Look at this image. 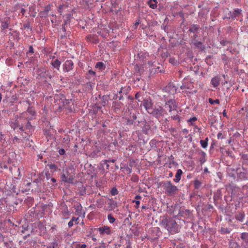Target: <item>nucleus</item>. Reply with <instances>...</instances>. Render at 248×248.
<instances>
[{"mask_svg": "<svg viewBox=\"0 0 248 248\" xmlns=\"http://www.w3.org/2000/svg\"><path fill=\"white\" fill-rule=\"evenodd\" d=\"M208 139L206 138L205 140H201L200 143L202 147L203 148H205L207 147L208 145Z\"/></svg>", "mask_w": 248, "mask_h": 248, "instance_id": "5701e85b", "label": "nucleus"}, {"mask_svg": "<svg viewBox=\"0 0 248 248\" xmlns=\"http://www.w3.org/2000/svg\"><path fill=\"white\" fill-rule=\"evenodd\" d=\"M24 131L26 133H30L31 131L33 130V127L32 125L31 124V123L29 122H27L25 129L23 128Z\"/></svg>", "mask_w": 248, "mask_h": 248, "instance_id": "f3484780", "label": "nucleus"}, {"mask_svg": "<svg viewBox=\"0 0 248 248\" xmlns=\"http://www.w3.org/2000/svg\"><path fill=\"white\" fill-rule=\"evenodd\" d=\"M159 68H160V67L159 66H157L156 70H155V72H161V70H159Z\"/></svg>", "mask_w": 248, "mask_h": 248, "instance_id": "3c124183", "label": "nucleus"}, {"mask_svg": "<svg viewBox=\"0 0 248 248\" xmlns=\"http://www.w3.org/2000/svg\"><path fill=\"white\" fill-rule=\"evenodd\" d=\"M204 171L205 172H207L208 171V169L205 168L204 169Z\"/></svg>", "mask_w": 248, "mask_h": 248, "instance_id": "0e129e2a", "label": "nucleus"}, {"mask_svg": "<svg viewBox=\"0 0 248 248\" xmlns=\"http://www.w3.org/2000/svg\"><path fill=\"white\" fill-rule=\"evenodd\" d=\"M131 180L133 182H137L139 180V178L137 175H133L131 177Z\"/></svg>", "mask_w": 248, "mask_h": 248, "instance_id": "4c0bfd02", "label": "nucleus"}, {"mask_svg": "<svg viewBox=\"0 0 248 248\" xmlns=\"http://www.w3.org/2000/svg\"><path fill=\"white\" fill-rule=\"evenodd\" d=\"M132 120H128L127 121L128 123L129 124H133V121L137 119V117L135 114L133 115L132 116Z\"/></svg>", "mask_w": 248, "mask_h": 248, "instance_id": "e433bc0d", "label": "nucleus"}, {"mask_svg": "<svg viewBox=\"0 0 248 248\" xmlns=\"http://www.w3.org/2000/svg\"><path fill=\"white\" fill-rule=\"evenodd\" d=\"M86 40L89 42H92L93 43H98L97 37L96 35L89 34L86 36Z\"/></svg>", "mask_w": 248, "mask_h": 248, "instance_id": "4468645a", "label": "nucleus"}, {"mask_svg": "<svg viewBox=\"0 0 248 248\" xmlns=\"http://www.w3.org/2000/svg\"><path fill=\"white\" fill-rule=\"evenodd\" d=\"M110 193L112 195L115 196L118 194V190L116 188L113 187L111 189Z\"/></svg>", "mask_w": 248, "mask_h": 248, "instance_id": "72a5a7b5", "label": "nucleus"}, {"mask_svg": "<svg viewBox=\"0 0 248 248\" xmlns=\"http://www.w3.org/2000/svg\"><path fill=\"white\" fill-rule=\"evenodd\" d=\"M140 24V19H137L135 23L134 24V25L133 26V28L134 29H136L138 26Z\"/></svg>", "mask_w": 248, "mask_h": 248, "instance_id": "c9c22d12", "label": "nucleus"}, {"mask_svg": "<svg viewBox=\"0 0 248 248\" xmlns=\"http://www.w3.org/2000/svg\"><path fill=\"white\" fill-rule=\"evenodd\" d=\"M172 175H173V174H172V172H170V173H169V176H170V177H172Z\"/></svg>", "mask_w": 248, "mask_h": 248, "instance_id": "69168bd1", "label": "nucleus"}, {"mask_svg": "<svg viewBox=\"0 0 248 248\" xmlns=\"http://www.w3.org/2000/svg\"><path fill=\"white\" fill-rule=\"evenodd\" d=\"M194 184L195 188L196 189H198L201 187L202 185V183L199 180H196L194 181Z\"/></svg>", "mask_w": 248, "mask_h": 248, "instance_id": "2f4dec72", "label": "nucleus"}, {"mask_svg": "<svg viewBox=\"0 0 248 248\" xmlns=\"http://www.w3.org/2000/svg\"><path fill=\"white\" fill-rule=\"evenodd\" d=\"M209 102L212 104V105H213L214 104H219V103H220V101L218 99H216V100H213L211 98H209Z\"/></svg>", "mask_w": 248, "mask_h": 248, "instance_id": "473e14b6", "label": "nucleus"}, {"mask_svg": "<svg viewBox=\"0 0 248 248\" xmlns=\"http://www.w3.org/2000/svg\"><path fill=\"white\" fill-rule=\"evenodd\" d=\"M174 59H170V62L171 63H174Z\"/></svg>", "mask_w": 248, "mask_h": 248, "instance_id": "6e6d98bb", "label": "nucleus"}, {"mask_svg": "<svg viewBox=\"0 0 248 248\" xmlns=\"http://www.w3.org/2000/svg\"><path fill=\"white\" fill-rule=\"evenodd\" d=\"M116 106H114L115 111L120 108V104H116Z\"/></svg>", "mask_w": 248, "mask_h": 248, "instance_id": "49530a36", "label": "nucleus"}, {"mask_svg": "<svg viewBox=\"0 0 248 248\" xmlns=\"http://www.w3.org/2000/svg\"><path fill=\"white\" fill-rule=\"evenodd\" d=\"M140 199H141V196H140V195H137L135 197V199L139 201V200H140Z\"/></svg>", "mask_w": 248, "mask_h": 248, "instance_id": "603ef678", "label": "nucleus"}, {"mask_svg": "<svg viewBox=\"0 0 248 248\" xmlns=\"http://www.w3.org/2000/svg\"><path fill=\"white\" fill-rule=\"evenodd\" d=\"M164 189L165 190L166 193L169 196H171L174 194L176 191L177 190L176 186H173L170 181H167L164 183Z\"/></svg>", "mask_w": 248, "mask_h": 248, "instance_id": "39448f33", "label": "nucleus"}, {"mask_svg": "<svg viewBox=\"0 0 248 248\" xmlns=\"http://www.w3.org/2000/svg\"><path fill=\"white\" fill-rule=\"evenodd\" d=\"M133 202H135L136 203V208H139V205H140V201H138V200H134L133 201Z\"/></svg>", "mask_w": 248, "mask_h": 248, "instance_id": "58836bf2", "label": "nucleus"}, {"mask_svg": "<svg viewBox=\"0 0 248 248\" xmlns=\"http://www.w3.org/2000/svg\"><path fill=\"white\" fill-rule=\"evenodd\" d=\"M154 62H153L152 61H149L148 62V64L150 65V66H152L153 65V63H154Z\"/></svg>", "mask_w": 248, "mask_h": 248, "instance_id": "5fc2aeb1", "label": "nucleus"}, {"mask_svg": "<svg viewBox=\"0 0 248 248\" xmlns=\"http://www.w3.org/2000/svg\"><path fill=\"white\" fill-rule=\"evenodd\" d=\"M20 13L22 14V15H24L25 13V10L24 8H22L21 9Z\"/></svg>", "mask_w": 248, "mask_h": 248, "instance_id": "8fccbe9b", "label": "nucleus"}, {"mask_svg": "<svg viewBox=\"0 0 248 248\" xmlns=\"http://www.w3.org/2000/svg\"><path fill=\"white\" fill-rule=\"evenodd\" d=\"M63 71L68 72L72 70L74 68V63L71 60H66L62 65Z\"/></svg>", "mask_w": 248, "mask_h": 248, "instance_id": "0eeeda50", "label": "nucleus"}, {"mask_svg": "<svg viewBox=\"0 0 248 248\" xmlns=\"http://www.w3.org/2000/svg\"><path fill=\"white\" fill-rule=\"evenodd\" d=\"M241 239L246 246H248V233L243 232L241 234Z\"/></svg>", "mask_w": 248, "mask_h": 248, "instance_id": "dca6fc26", "label": "nucleus"}, {"mask_svg": "<svg viewBox=\"0 0 248 248\" xmlns=\"http://www.w3.org/2000/svg\"><path fill=\"white\" fill-rule=\"evenodd\" d=\"M65 151L63 149H60L59 150V153L60 155H64L65 154Z\"/></svg>", "mask_w": 248, "mask_h": 248, "instance_id": "ea45409f", "label": "nucleus"}, {"mask_svg": "<svg viewBox=\"0 0 248 248\" xmlns=\"http://www.w3.org/2000/svg\"><path fill=\"white\" fill-rule=\"evenodd\" d=\"M24 28H28L29 27V25H28V24H25L24 25Z\"/></svg>", "mask_w": 248, "mask_h": 248, "instance_id": "052dcab7", "label": "nucleus"}, {"mask_svg": "<svg viewBox=\"0 0 248 248\" xmlns=\"http://www.w3.org/2000/svg\"><path fill=\"white\" fill-rule=\"evenodd\" d=\"M231 229L229 228L221 227L220 230V232L221 234H227L231 232Z\"/></svg>", "mask_w": 248, "mask_h": 248, "instance_id": "4be33fe9", "label": "nucleus"}, {"mask_svg": "<svg viewBox=\"0 0 248 248\" xmlns=\"http://www.w3.org/2000/svg\"><path fill=\"white\" fill-rule=\"evenodd\" d=\"M62 181L68 183H73L74 175L63 173L61 176Z\"/></svg>", "mask_w": 248, "mask_h": 248, "instance_id": "9b49d317", "label": "nucleus"}, {"mask_svg": "<svg viewBox=\"0 0 248 248\" xmlns=\"http://www.w3.org/2000/svg\"><path fill=\"white\" fill-rule=\"evenodd\" d=\"M241 10L239 9H235L233 12L232 14L229 17V18L233 19L235 18L236 16H239L241 13Z\"/></svg>", "mask_w": 248, "mask_h": 248, "instance_id": "a211bd4d", "label": "nucleus"}, {"mask_svg": "<svg viewBox=\"0 0 248 248\" xmlns=\"http://www.w3.org/2000/svg\"><path fill=\"white\" fill-rule=\"evenodd\" d=\"M150 126L148 124H145L142 127V131L144 133L147 134L150 130Z\"/></svg>", "mask_w": 248, "mask_h": 248, "instance_id": "b1692460", "label": "nucleus"}, {"mask_svg": "<svg viewBox=\"0 0 248 248\" xmlns=\"http://www.w3.org/2000/svg\"><path fill=\"white\" fill-rule=\"evenodd\" d=\"M97 206L98 207L100 208V207H101L102 206V205H99V204H98L97 205Z\"/></svg>", "mask_w": 248, "mask_h": 248, "instance_id": "774afa93", "label": "nucleus"}, {"mask_svg": "<svg viewBox=\"0 0 248 248\" xmlns=\"http://www.w3.org/2000/svg\"><path fill=\"white\" fill-rule=\"evenodd\" d=\"M10 19L9 17L0 18V28L4 30L8 28L10 23Z\"/></svg>", "mask_w": 248, "mask_h": 248, "instance_id": "6e6552de", "label": "nucleus"}, {"mask_svg": "<svg viewBox=\"0 0 248 248\" xmlns=\"http://www.w3.org/2000/svg\"><path fill=\"white\" fill-rule=\"evenodd\" d=\"M157 1L156 0H150L148 1V5L152 9H155L157 7Z\"/></svg>", "mask_w": 248, "mask_h": 248, "instance_id": "2eb2a0df", "label": "nucleus"}, {"mask_svg": "<svg viewBox=\"0 0 248 248\" xmlns=\"http://www.w3.org/2000/svg\"><path fill=\"white\" fill-rule=\"evenodd\" d=\"M3 138L4 135L2 134L1 133H0V141L2 143H4L5 141V140L3 139Z\"/></svg>", "mask_w": 248, "mask_h": 248, "instance_id": "a19ab883", "label": "nucleus"}, {"mask_svg": "<svg viewBox=\"0 0 248 248\" xmlns=\"http://www.w3.org/2000/svg\"><path fill=\"white\" fill-rule=\"evenodd\" d=\"M236 219L240 221H242L244 218V214L243 213H239L236 215Z\"/></svg>", "mask_w": 248, "mask_h": 248, "instance_id": "cd10ccee", "label": "nucleus"}, {"mask_svg": "<svg viewBox=\"0 0 248 248\" xmlns=\"http://www.w3.org/2000/svg\"><path fill=\"white\" fill-rule=\"evenodd\" d=\"M162 225L171 233L178 232V226L174 220L171 218H166L162 221Z\"/></svg>", "mask_w": 248, "mask_h": 248, "instance_id": "f257e3e1", "label": "nucleus"}, {"mask_svg": "<svg viewBox=\"0 0 248 248\" xmlns=\"http://www.w3.org/2000/svg\"><path fill=\"white\" fill-rule=\"evenodd\" d=\"M164 107L165 108L164 109H165V113L166 112V110L171 112V111H176L177 106L175 100L170 99L166 102Z\"/></svg>", "mask_w": 248, "mask_h": 248, "instance_id": "423d86ee", "label": "nucleus"}, {"mask_svg": "<svg viewBox=\"0 0 248 248\" xmlns=\"http://www.w3.org/2000/svg\"><path fill=\"white\" fill-rule=\"evenodd\" d=\"M108 219L110 223H113L115 221V218L112 216L111 214L108 215Z\"/></svg>", "mask_w": 248, "mask_h": 248, "instance_id": "7c9ffc66", "label": "nucleus"}, {"mask_svg": "<svg viewBox=\"0 0 248 248\" xmlns=\"http://www.w3.org/2000/svg\"><path fill=\"white\" fill-rule=\"evenodd\" d=\"M140 94L139 93H137L135 94V98L137 99H138V98L140 97Z\"/></svg>", "mask_w": 248, "mask_h": 248, "instance_id": "864d4df0", "label": "nucleus"}, {"mask_svg": "<svg viewBox=\"0 0 248 248\" xmlns=\"http://www.w3.org/2000/svg\"><path fill=\"white\" fill-rule=\"evenodd\" d=\"M232 137H231V138H230V139H229V140H228V143H229V144H231V142H232Z\"/></svg>", "mask_w": 248, "mask_h": 248, "instance_id": "bf43d9fd", "label": "nucleus"}, {"mask_svg": "<svg viewBox=\"0 0 248 248\" xmlns=\"http://www.w3.org/2000/svg\"><path fill=\"white\" fill-rule=\"evenodd\" d=\"M23 121H26V120L23 118L18 117V116H16L14 119H12L10 121V126L14 130L16 128L19 127V129L23 131V125L22 124H20V123Z\"/></svg>", "mask_w": 248, "mask_h": 248, "instance_id": "f03ea898", "label": "nucleus"}, {"mask_svg": "<svg viewBox=\"0 0 248 248\" xmlns=\"http://www.w3.org/2000/svg\"><path fill=\"white\" fill-rule=\"evenodd\" d=\"M99 233L101 235L110 234L111 233V230L109 227L108 226H104L98 229Z\"/></svg>", "mask_w": 248, "mask_h": 248, "instance_id": "f8f14e48", "label": "nucleus"}, {"mask_svg": "<svg viewBox=\"0 0 248 248\" xmlns=\"http://www.w3.org/2000/svg\"><path fill=\"white\" fill-rule=\"evenodd\" d=\"M89 73L90 75H93V76H94L95 75V72L94 71H93L91 70L89 71Z\"/></svg>", "mask_w": 248, "mask_h": 248, "instance_id": "de8ad7c7", "label": "nucleus"}, {"mask_svg": "<svg viewBox=\"0 0 248 248\" xmlns=\"http://www.w3.org/2000/svg\"><path fill=\"white\" fill-rule=\"evenodd\" d=\"M78 217H73L72 218V220L73 221V222H76V220H78Z\"/></svg>", "mask_w": 248, "mask_h": 248, "instance_id": "09e8293b", "label": "nucleus"}, {"mask_svg": "<svg viewBox=\"0 0 248 248\" xmlns=\"http://www.w3.org/2000/svg\"><path fill=\"white\" fill-rule=\"evenodd\" d=\"M217 138L218 139H222L223 137H222V133H221V132L218 133V134H217Z\"/></svg>", "mask_w": 248, "mask_h": 248, "instance_id": "c03bdc74", "label": "nucleus"}, {"mask_svg": "<svg viewBox=\"0 0 248 248\" xmlns=\"http://www.w3.org/2000/svg\"><path fill=\"white\" fill-rule=\"evenodd\" d=\"M164 94L163 96L166 97H171V95H173L176 92V87L172 83H169L163 89Z\"/></svg>", "mask_w": 248, "mask_h": 248, "instance_id": "7ed1b4c3", "label": "nucleus"}, {"mask_svg": "<svg viewBox=\"0 0 248 248\" xmlns=\"http://www.w3.org/2000/svg\"><path fill=\"white\" fill-rule=\"evenodd\" d=\"M73 222H73L72 220H71L68 222V226H69V227H72V226H73V225H74Z\"/></svg>", "mask_w": 248, "mask_h": 248, "instance_id": "a18cd8bd", "label": "nucleus"}, {"mask_svg": "<svg viewBox=\"0 0 248 248\" xmlns=\"http://www.w3.org/2000/svg\"><path fill=\"white\" fill-rule=\"evenodd\" d=\"M165 113V109L159 105H155L154 106L151 112L149 113L156 118H159Z\"/></svg>", "mask_w": 248, "mask_h": 248, "instance_id": "20e7f679", "label": "nucleus"}, {"mask_svg": "<svg viewBox=\"0 0 248 248\" xmlns=\"http://www.w3.org/2000/svg\"><path fill=\"white\" fill-rule=\"evenodd\" d=\"M192 43H193L196 47L202 48V43L201 42L194 40L192 41Z\"/></svg>", "mask_w": 248, "mask_h": 248, "instance_id": "c756f323", "label": "nucleus"}, {"mask_svg": "<svg viewBox=\"0 0 248 248\" xmlns=\"http://www.w3.org/2000/svg\"><path fill=\"white\" fill-rule=\"evenodd\" d=\"M95 67L96 68H98L100 70H103L105 68V66L103 62H97L96 63Z\"/></svg>", "mask_w": 248, "mask_h": 248, "instance_id": "393cba45", "label": "nucleus"}, {"mask_svg": "<svg viewBox=\"0 0 248 248\" xmlns=\"http://www.w3.org/2000/svg\"><path fill=\"white\" fill-rule=\"evenodd\" d=\"M33 50L34 49H33L32 46H30L29 52L32 54L34 52Z\"/></svg>", "mask_w": 248, "mask_h": 248, "instance_id": "37998d69", "label": "nucleus"}, {"mask_svg": "<svg viewBox=\"0 0 248 248\" xmlns=\"http://www.w3.org/2000/svg\"><path fill=\"white\" fill-rule=\"evenodd\" d=\"M48 166L49 167V169L51 170L52 172L56 171L57 170V166L53 164H48Z\"/></svg>", "mask_w": 248, "mask_h": 248, "instance_id": "c85d7f7f", "label": "nucleus"}, {"mask_svg": "<svg viewBox=\"0 0 248 248\" xmlns=\"http://www.w3.org/2000/svg\"><path fill=\"white\" fill-rule=\"evenodd\" d=\"M75 209L77 214L80 216L81 215V206L80 205H77L75 207Z\"/></svg>", "mask_w": 248, "mask_h": 248, "instance_id": "bb28decb", "label": "nucleus"}, {"mask_svg": "<svg viewBox=\"0 0 248 248\" xmlns=\"http://www.w3.org/2000/svg\"><path fill=\"white\" fill-rule=\"evenodd\" d=\"M39 15H40V16L41 17H46L47 16V14L46 13H44V11H42V12H41L40 13H39Z\"/></svg>", "mask_w": 248, "mask_h": 248, "instance_id": "79ce46f5", "label": "nucleus"}, {"mask_svg": "<svg viewBox=\"0 0 248 248\" xmlns=\"http://www.w3.org/2000/svg\"><path fill=\"white\" fill-rule=\"evenodd\" d=\"M50 10V5H48L45 7L44 10V13H46L48 14V12Z\"/></svg>", "mask_w": 248, "mask_h": 248, "instance_id": "f704fd0d", "label": "nucleus"}, {"mask_svg": "<svg viewBox=\"0 0 248 248\" xmlns=\"http://www.w3.org/2000/svg\"><path fill=\"white\" fill-rule=\"evenodd\" d=\"M199 29V26L197 25H193L189 30L190 32H193L196 33L198 32V31Z\"/></svg>", "mask_w": 248, "mask_h": 248, "instance_id": "412c9836", "label": "nucleus"}, {"mask_svg": "<svg viewBox=\"0 0 248 248\" xmlns=\"http://www.w3.org/2000/svg\"><path fill=\"white\" fill-rule=\"evenodd\" d=\"M143 105L147 112L149 114L154 106L150 99H145L143 101Z\"/></svg>", "mask_w": 248, "mask_h": 248, "instance_id": "1a4fd4ad", "label": "nucleus"}, {"mask_svg": "<svg viewBox=\"0 0 248 248\" xmlns=\"http://www.w3.org/2000/svg\"><path fill=\"white\" fill-rule=\"evenodd\" d=\"M223 114L224 116H226V110H224L223 111Z\"/></svg>", "mask_w": 248, "mask_h": 248, "instance_id": "680f3d73", "label": "nucleus"}, {"mask_svg": "<svg viewBox=\"0 0 248 248\" xmlns=\"http://www.w3.org/2000/svg\"><path fill=\"white\" fill-rule=\"evenodd\" d=\"M221 81V78L219 76H215L212 78L211 80V84L216 89H219L218 86Z\"/></svg>", "mask_w": 248, "mask_h": 248, "instance_id": "9d476101", "label": "nucleus"}, {"mask_svg": "<svg viewBox=\"0 0 248 248\" xmlns=\"http://www.w3.org/2000/svg\"><path fill=\"white\" fill-rule=\"evenodd\" d=\"M51 180H52V181L53 182H56V180H55V178H52V179H51Z\"/></svg>", "mask_w": 248, "mask_h": 248, "instance_id": "338daca9", "label": "nucleus"}, {"mask_svg": "<svg viewBox=\"0 0 248 248\" xmlns=\"http://www.w3.org/2000/svg\"><path fill=\"white\" fill-rule=\"evenodd\" d=\"M25 114L26 116L29 115L28 117H30V119H33V118L35 115V111L34 108L31 107V108H28L27 111L25 112Z\"/></svg>", "mask_w": 248, "mask_h": 248, "instance_id": "ddd939ff", "label": "nucleus"}, {"mask_svg": "<svg viewBox=\"0 0 248 248\" xmlns=\"http://www.w3.org/2000/svg\"><path fill=\"white\" fill-rule=\"evenodd\" d=\"M197 120V119L196 117H193L190 119L187 120V123L188 124H190L191 125H195V122H196Z\"/></svg>", "mask_w": 248, "mask_h": 248, "instance_id": "a878e982", "label": "nucleus"}, {"mask_svg": "<svg viewBox=\"0 0 248 248\" xmlns=\"http://www.w3.org/2000/svg\"><path fill=\"white\" fill-rule=\"evenodd\" d=\"M51 64L54 68H56L57 70H59L61 62L59 60L56 59L52 61Z\"/></svg>", "mask_w": 248, "mask_h": 248, "instance_id": "6ab92c4d", "label": "nucleus"}, {"mask_svg": "<svg viewBox=\"0 0 248 248\" xmlns=\"http://www.w3.org/2000/svg\"><path fill=\"white\" fill-rule=\"evenodd\" d=\"M86 245L85 244H83L81 246L80 248H86Z\"/></svg>", "mask_w": 248, "mask_h": 248, "instance_id": "4d7b16f0", "label": "nucleus"}, {"mask_svg": "<svg viewBox=\"0 0 248 248\" xmlns=\"http://www.w3.org/2000/svg\"><path fill=\"white\" fill-rule=\"evenodd\" d=\"M227 83H228V81H225V82H222V85H224L225 84H227Z\"/></svg>", "mask_w": 248, "mask_h": 248, "instance_id": "e2e57ef3", "label": "nucleus"}, {"mask_svg": "<svg viewBox=\"0 0 248 248\" xmlns=\"http://www.w3.org/2000/svg\"><path fill=\"white\" fill-rule=\"evenodd\" d=\"M185 87H186L184 83H183L182 85L181 86V89H185Z\"/></svg>", "mask_w": 248, "mask_h": 248, "instance_id": "13d9d810", "label": "nucleus"}, {"mask_svg": "<svg viewBox=\"0 0 248 248\" xmlns=\"http://www.w3.org/2000/svg\"><path fill=\"white\" fill-rule=\"evenodd\" d=\"M182 174V171L180 169L178 170L175 178L174 179V181L175 182H178L180 181Z\"/></svg>", "mask_w": 248, "mask_h": 248, "instance_id": "aec40b11", "label": "nucleus"}]
</instances>
